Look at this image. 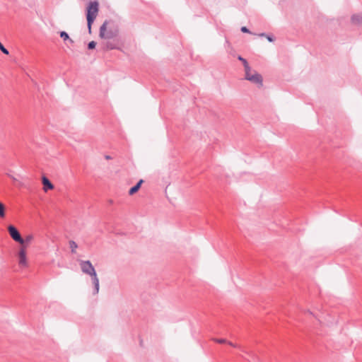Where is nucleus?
<instances>
[{"instance_id":"obj_7","label":"nucleus","mask_w":362,"mask_h":362,"mask_svg":"<svg viewBox=\"0 0 362 362\" xmlns=\"http://www.w3.org/2000/svg\"><path fill=\"white\" fill-rule=\"evenodd\" d=\"M90 276L91 278L92 283L94 286L93 294L96 295L98 293L99 288H100L99 279L97 276L96 272L95 274L90 275Z\"/></svg>"},{"instance_id":"obj_4","label":"nucleus","mask_w":362,"mask_h":362,"mask_svg":"<svg viewBox=\"0 0 362 362\" xmlns=\"http://www.w3.org/2000/svg\"><path fill=\"white\" fill-rule=\"evenodd\" d=\"M8 231L13 240H15L16 242L22 245H24L23 238L21 237L19 231L15 226H13V225L8 226Z\"/></svg>"},{"instance_id":"obj_24","label":"nucleus","mask_w":362,"mask_h":362,"mask_svg":"<svg viewBox=\"0 0 362 362\" xmlns=\"http://www.w3.org/2000/svg\"><path fill=\"white\" fill-rule=\"evenodd\" d=\"M259 36H260V37H266L267 34L264 33H262L259 34Z\"/></svg>"},{"instance_id":"obj_26","label":"nucleus","mask_w":362,"mask_h":362,"mask_svg":"<svg viewBox=\"0 0 362 362\" xmlns=\"http://www.w3.org/2000/svg\"><path fill=\"white\" fill-rule=\"evenodd\" d=\"M308 313H309L310 314H312V312H310V310H308Z\"/></svg>"},{"instance_id":"obj_8","label":"nucleus","mask_w":362,"mask_h":362,"mask_svg":"<svg viewBox=\"0 0 362 362\" xmlns=\"http://www.w3.org/2000/svg\"><path fill=\"white\" fill-rule=\"evenodd\" d=\"M42 182L43 185V189L45 192H47L49 189H52L54 188L53 184L45 176L42 177Z\"/></svg>"},{"instance_id":"obj_9","label":"nucleus","mask_w":362,"mask_h":362,"mask_svg":"<svg viewBox=\"0 0 362 362\" xmlns=\"http://www.w3.org/2000/svg\"><path fill=\"white\" fill-rule=\"evenodd\" d=\"M144 182V180H140L137 183L136 185H135L134 187H132V188H130L129 191V195H133L134 194H135L136 192H138V190L140 189L142 183Z\"/></svg>"},{"instance_id":"obj_12","label":"nucleus","mask_w":362,"mask_h":362,"mask_svg":"<svg viewBox=\"0 0 362 362\" xmlns=\"http://www.w3.org/2000/svg\"><path fill=\"white\" fill-rule=\"evenodd\" d=\"M60 37L65 41L69 40L71 43L74 42V41L69 38V36L67 33L65 31L60 32Z\"/></svg>"},{"instance_id":"obj_2","label":"nucleus","mask_w":362,"mask_h":362,"mask_svg":"<svg viewBox=\"0 0 362 362\" xmlns=\"http://www.w3.org/2000/svg\"><path fill=\"white\" fill-rule=\"evenodd\" d=\"M108 23L109 22L107 21H105V22L100 28L99 36L102 39H111L116 37L118 34L117 29H109L107 30Z\"/></svg>"},{"instance_id":"obj_10","label":"nucleus","mask_w":362,"mask_h":362,"mask_svg":"<svg viewBox=\"0 0 362 362\" xmlns=\"http://www.w3.org/2000/svg\"><path fill=\"white\" fill-rule=\"evenodd\" d=\"M351 21L354 24H362V16L360 14H354L351 16Z\"/></svg>"},{"instance_id":"obj_17","label":"nucleus","mask_w":362,"mask_h":362,"mask_svg":"<svg viewBox=\"0 0 362 362\" xmlns=\"http://www.w3.org/2000/svg\"><path fill=\"white\" fill-rule=\"evenodd\" d=\"M0 50L5 54H8L9 52L8 50L5 48V47L2 45V43L0 42Z\"/></svg>"},{"instance_id":"obj_6","label":"nucleus","mask_w":362,"mask_h":362,"mask_svg":"<svg viewBox=\"0 0 362 362\" xmlns=\"http://www.w3.org/2000/svg\"><path fill=\"white\" fill-rule=\"evenodd\" d=\"M18 264L21 267H27V258L25 247L23 245L18 253Z\"/></svg>"},{"instance_id":"obj_22","label":"nucleus","mask_w":362,"mask_h":362,"mask_svg":"<svg viewBox=\"0 0 362 362\" xmlns=\"http://www.w3.org/2000/svg\"><path fill=\"white\" fill-rule=\"evenodd\" d=\"M266 37H267V39L268 40V41H269V42H274V37H273V36H272V35H267Z\"/></svg>"},{"instance_id":"obj_11","label":"nucleus","mask_w":362,"mask_h":362,"mask_svg":"<svg viewBox=\"0 0 362 362\" xmlns=\"http://www.w3.org/2000/svg\"><path fill=\"white\" fill-rule=\"evenodd\" d=\"M213 340L217 343H219V344H228V345L233 346V347H237V344H233V342L231 341H227L226 339H213Z\"/></svg>"},{"instance_id":"obj_25","label":"nucleus","mask_w":362,"mask_h":362,"mask_svg":"<svg viewBox=\"0 0 362 362\" xmlns=\"http://www.w3.org/2000/svg\"><path fill=\"white\" fill-rule=\"evenodd\" d=\"M105 159H107V160H110V159H111V157H110V156H108V155L105 156Z\"/></svg>"},{"instance_id":"obj_15","label":"nucleus","mask_w":362,"mask_h":362,"mask_svg":"<svg viewBox=\"0 0 362 362\" xmlns=\"http://www.w3.org/2000/svg\"><path fill=\"white\" fill-rule=\"evenodd\" d=\"M4 216H5V206L1 202H0V217L3 218Z\"/></svg>"},{"instance_id":"obj_19","label":"nucleus","mask_w":362,"mask_h":362,"mask_svg":"<svg viewBox=\"0 0 362 362\" xmlns=\"http://www.w3.org/2000/svg\"><path fill=\"white\" fill-rule=\"evenodd\" d=\"M96 42L95 41H91L88 44V49H93L95 47Z\"/></svg>"},{"instance_id":"obj_14","label":"nucleus","mask_w":362,"mask_h":362,"mask_svg":"<svg viewBox=\"0 0 362 362\" xmlns=\"http://www.w3.org/2000/svg\"><path fill=\"white\" fill-rule=\"evenodd\" d=\"M105 49H115L116 48V46L114 45L112 42H107L105 44Z\"/></svg>"},{"instance_id":"obj_1","label":"nucleus","mask_w":362,"mask_h":362,"mask_svg":"<svg viewBox=\"0 0 362 362\" xmlns=\"http://www.w3.org/2000/svg\"><path fill=\"white\" fill-rule=\"evenodd\" d=\"M99 11V4L98 1H90L87 7L86 20L88 33H91V26L96 18Z\"/></svg>"},{"instance_id":"obj_3","label":"nucleus","mask_w":362,"mask_h":362,"mask_svg":"<svg viewBox=\"0 0 362 362\" xmlns=\"http://www.w3.org/2000/svg\"><path fill=\"white\" fill-rule=\"evenodd\" d=\"M79 265L82 272L87 275L90 276L96 272L94 267L89 260H80Z\"/></svg>"},{"instance_id":"obj_20","label":"nucleus","mask_w":362,"mask_h":362,"mask_svg":"<svg viewBox=\"0 0 362 362\" xmlns=\"http://www.w3.org/2000/svg\"><path fill=\"white\" fill-rule=\"evenodd\" d=\"M238 59L239 61L242 62L243 65H245V64L248 63L247 61L245 59H244L243 57H242L241 56H238Z\"/></svg>"},{"instance_id":"obj_23","label":"nucleus","mask_w":362,"mask_h":362,"mask_svg":"<svg viewBox=\"0 0 362 362\" xmlns=\"http://www.w3.org/2000/svg\"><path fill=\"white\" fill-rule=\"evenodd\" d=\"M7 175L11 178L13 181H16V177H14L13 175H10V174H7Z\"/></svg>"},{"instance_id":"obj_16","label":"nucleus","mask_w":362,"mask_h":362,"mask_svg":"<svg viewBox=\"0 0 362 362\" xmlns=\"http://www.w3.org/2000/svg\"><path fill=\"white\" fill-rule=\"evenodd\" d=\"M33 239V235H27L25 238H23V240H24V244L25 243H30Z\"/></svg>"},{"instance_id":"obj_18","label":"nucleus","mask_w":362,"mask_h":362,"mask_svg":"<svg viewBox=\"0 0 362 362\" xmlns=\"http://www.w3.org/2000/svg\"><path fill=\"white\" fill-rule=\"evenodd\" d=\"M244 66V69H245V76L247 75V74H249V72H250L251 71V68L250 66H249V64H246Z\"/></svg>"},{"instance_id":"obj_13","label":"nucleus","mask_w":362,"mask_h":362,"mask_svg":"<svg viewBox=\"0 0 362 362\" xmlns=\"http://www.w3.org/2000/svg\"><path fill=\"white\" fill-rule=\"evenodd\" d=\"M69 246H70V248L71 250V252L72 253H75L76 252V249L78 247V245L76 243V242L74 241V240H70L69 241Z\"/></svg>"},{"instance_id":"obj_5","label":"nucleus","mask_w":362,"mask_h":362,"mask_svg":"<svg viewBox=\"0 0 362 362\" xmlns=\"http://www.w3.org/2000/svg\"><path fill=\"white\" fill-rule=\"evenodd\" d=\"M245 78L247 81H251L253 83L258 84L259 86H262V85H263L262 76L259 74H258L257 71H255L252 75L247 74L245 76Z\"/></svg>"},{"instance_id":"obj_21","label":"nucleus","mask_w":362,"mask_h":362,"mask_svg":"<svg viewBox=\"0 0 362 362\" xmlns=\"http://www.w3.org/2000/svg\"><path fill=\"white\" fill-rule=\"evenodd\" d=\"M240 30L243 32V33H251L250 31L249 30V29L247 28V27H242Z\"/></svg>"}]
</instances>
